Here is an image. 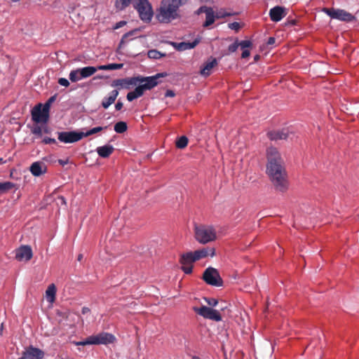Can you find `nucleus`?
Returning a JSON list of instances; mask_svg holds the SVG:
<instances>
[{
	"instance_id": "obj_25",
	"label": "nucleus",
	"mask_w": 359,
	"mask_h": 359,
	"mask_svg": "<svg viewBox=\"0 0 359 359\" xmlns=\"http://www.w3.org/2000/svg\"><path fill=\"white\" fill-rule=\"evenodd\" d=\"M132 0H116L114 6L118 11L126 9L131 3Z\"/></svg>"
},
{
	"instance_id": "obj_46",
	"label": "nucleus",
	"mask_w": 359,
	"mask_h": 359,
	"mask_svg": "<svg viewBox=\"0 0 359 359\" xmlns=\"http://www.w3.org/2000/svg\"><path fill=\"white\" fill-rule=\"evenodd\" d=\"M138 98L137 96L135 95V93H134V91H131V92H129L128 94H127V100L129 101V102H131L133 100H134L135 99H137Z\"/></svg>"
},
{
	"instance_id": "obj_23",
	"label": "nucleus",
	"mask_w": 359,
	"mask_h": 359,
	"mask_svg": "<svg viewBox=\"0 0 359 359\" xmlns=\"http://www.w3.org/2000/svg\"><path fill=\"white\" fill-rule=\"evenodd\" d=\"M79 71L80 72V77L86 79L93 75L97 72V68L95 67L88 66L79 68Z\"/></svg>"
},
{
	"instance_id": "obj_2",
	"label": "nucleus",
	"mask_w": 359,
	"mask_h": 359,
	"mask_svg": "<svg viewBox=\"0 0 359 359\" xmlns=\"http://www.w3.org/2000/svg\"><path fill=\"white\" fill-rule=\"evenodd\" d=\"M189 0H162L157 9L156 19L161 23H170L180 17L179 9Z\"/></svg>"
},
{
	"instance_id": "obj_61",
	"label": "nucleus",
	"mask_w": 359,
	"mask_h": 359,
	"mask_svg": "<svg viewBox=\"0 0 359 359\" xmlns=\"http://www.w3.org/2000/svg\"><path fill=\"white\" fill-rule=\"evenodd\" d=\"M82 259H83V255H82V254H79V255H78L77 260H78L79 262H81V261L82 260Z\"/></svg>"
},
{
	"instance_id": "obj_12",
	"label": "nucleus",
	"mask_w": 359,
	"mask_h": 359,
	"mask_svg": "<svg viewBox=\"0 0 359 359\" xmlns=\"http://www.w3.org/2000/svg\"><path fill=\"white\" fill-rule=\"evenodd\" d=\"M90 339L93 345L111 344L115 340V337L107 332H102L96 335H91Z\"/></svg>"
},
{
	"instance_id": "obj_37",
	"label": "nucleus",
	"mask_w": 359,
	"mask_h": 359,
	"mask_svg": "<svg viewBox=\"0 0 359 359\" xmlns=\"http://www.w3.org/2000/svg\"><path fill=\"white\" fill-rule=\"evenodd\" d=\"M204 300L210 306H212V307L216 306L218 304V301L214 298L205 297Z\"/></svg>"
},
{
	"instance_id": "obj_10",
	"label": "nucleus",
	"mask_w": 359,
	"mask_h": 359,
	"mask_svg": "<svg viewBox=\"0 0 359 359\" xmlns=\"http://www.w3.org/2000/svg\"><path fill=\"white\" fill-rule=\"evenodd\" d=\"M195 259L192 252H188L181 255L180 262L182 264V270L186 274H190L193 271V263Z\"/></svg>"
},
{
	"instance_id": "obj_38",
	"label": "nucleus",
	"mask_w": 359,
	"mask_h": 359,
	"mask_svg": "<svg viewBox=\"0 0 359 359\" xmlns=\"http://www.w3.org/2000/svg\"><path fill=\"white\" fill-rule=\"evenodd\" d=\"M238 44H239V46H241V48L242 49H245L246 48H250L252 46V42L249 40L241 41V42H238Z\"/></svg>"
},
{
	"instance_id": "obj_3",
	"label": "nucleus",
	"mask_w": 359,
	"mask_h": 359,
	"mask_svg": "<svg viewBox=\"0 0 359 359\" xmlns=\"http://www.w3.org/2000/svg\"><path fill=\"white\" fill-rule=\"evenodd\" d=\"M194 232L196 240L201 244H206L215 241L217 238L216 230L212 226H196Z\"/></svg>"
},
{
	"instance_id": "obj_59",
	"label": "nucleus",
	"mask_w": 359,
	"mask_h": 359,
	"mask_svg": "<svg viewBox=\"0 0 359 359\" xmlns=\"http://www.w3.org/2000/svg\"><path fill=\"white\" fill-rule=\"evenodd\" d=\"M184 42H182L179 44V50H181V48L187 47V45L183 44Z\"/></svg>"
},
{
	"instance_id": "obj_42",
	"label": "nucleus",
	"mask_w": 359,
	"mask_h": 359,
	"mask_svg": "<svg viewBox=\"0 0 359 359\" xmlns=\"http://www.w3.org/2000/svg\"><path fill=\"white\" fill-rule=\"evenodd\" d=\"M228 27L229 29H233L236 32H238L241 28L240 24L237 22H233L229 23L228 25Z\"/></svg>"
},
{
	"instance_id": "obj_50",
	"label": "nucleus",
	"mask_w": 359,
	"mask_h": 359,
	"mask_svg": "<svg viewBox=\"0 0 359 359\" xmlns=\"http://www.w3.org/2000/svg\"><path fill=\"white\" fill-rule=\"evenodd\" d=\"M126 24V21H120L118 22H117L115 26H114V29H119L120 27H123V25H125Z\"/></svg>"
},
{
	"instance_id": "obj_33",
	"label": "nucleus",
	"mask_w": 359,
	"mask_h": 359,
	"mask_svg": "<svg viewBox=\"0 0 359 359\" xmlns=\"http://www.w3.org/2000/svg\"><path fill=\"white\" fill-rule=\"evenodd\" d=\"M103 128H104L99 126V127L93 128L89 130L88 131H87L86 133L83 132V137L95 134L98 132H100L103 130Z\"/></svg>"
},
{
	"instance_id": "obj_18",
	"label": "nucleus",
	"mask_w": 359,
	"mask_h": 359,
	"mask_svg": "<svg viewBox=\"0 0 359 359\" xmlns=\"http://www.w3.org/2000/svg\"><path fill=\"white\" fill-rule=\"evenodd\" d=\"M195 261L200 260L208 255L214 257L215 255V250L213 248H203L201 250L192 252Z\"/></svg>"
},
{
	"instance_id": "obj_26",
	"label": "nucleus",
	"mask_w": 359,
	"mask_h": 359,
	"mask_svg": "<svg viewBox=\"0 0 359 359\" xmlns=\"http://www.w3.org/2000/svg\"><path fill=\"white\" fill-rule=\"evenodd\" d=\"M206 15V19L203 24V27H209L210 25H212L215 22L216 15H214V11L212 8H211V11L207 12Z\"/></svg>"
},
{
	"instance_id": "obj_31",
	"label": "nucleus",
	"mask_w": 359,
	"mask_h": 359,
	"mask_svg": "<svg viewBox=\"0 0 359 359\" xmlns=\"http://www.w3.org/2000/svg\"><path fill=\"white\" fill-rule=\"evenodd\" d=\"M69 76L72 82H76L82 79V77H80V72L79 71V69L71 71Z\"/></svg>"
},
{
	"instance_id": "obj_43",
	"label": "nucleus",
	"mask_w": 359,
	"mask_h": 359,
	"mask_svg": "<svg viewBox=\"0 0 359 359\" xmlns=\"http://www.w3.org/2000/svg\"><path fill=\"white\" fill-rule=\"evenodd\" d=\"M238 46H239L238 41H236L233 43L231 44L229 46L228 50L230 53H234L236 51Z\"/></svg>"
},
{
	"instance_id": "obj_60",
	"label": "nucleus",
	"mask_w": 359,
	"mask_h": 359,
	"mask_svg": "<svg viewBox=\"0 0 359 359\" xmlns=\"http://www.w3.org/2000/svg\"><path fill=\"white\" fill-rule=\"evenodd\" d=\"M57 314L62 316L64 318H67V314L66 313L58 312Z\"/></svg>"
},
{
	"instance_id": "obj_57",
	"label": "nucleus",
	"mask_w": 359,
	"mask_h": 359,
	"mask_svg": "<svg viewBox=\"0 0 359 359\" xmlns=\"http://www.w3.org/2000/svg\"><path fill=\"white\" fill-rule=\"evenodd\" d=\"M90 311V309L88 307H86V306L83 307L82 310H81V313L83 315L88 313Z\"/></svg>"
},
{
	"instance_id": "obj_36",
	"label": "nucleus",
	"mask_w": 359,
	"mask_h": 359,
	"mask_svg": "<svg viewBox=\"0 0 359 359\" xmlns=\"http://www.w3.org/2000/svg\"><path fill=\"white\" fill-rule=\"evenodd\" d=\"M233 15L232 13L226 12L223 10H220L216 13V18H224L227 16H231Z\"/></svg>"
},
{
	"instance_id": "obj_35",
	"label": "nucleus",
	"mask_w": 359,
	"mask_h": 359,
	"mask_svg": "<svg viewBox=\"0 0 359 359\" xmlns=\"http://www.w3.org/2000/svg\"><path fill=\"white\" fill-rule=\"evenodd\" d=\"M73 344H74L76 346L93 345L92 341L90 339V336L83 341H74Z\"/></svg>"
},
{
	"instance_id": "obj_7",
	"label": "nucleus",
	"mask_w": 359,
	"mask_h": 359,
	"mask_svg": "<svg viewBox=\"0 0 359 359\" xmlns=\"http://www.w3.org/2000/svg\"><path fill=\"white\" fill-rule=\"evenodd\" d=\"M203 279L210 285L220 287L223 285V280L218 271L212 267H208L205 270Z\"/></svg>"
},
{
	"instance_id": "obj_64",
	"label": "nucleus",
	"mask_w": 359,
	"mask_h": 359,
	"mask_svg": "<svg viewBox=\"0 0 359 359\" xmlns=\"http://www.w3.org/2000/svg\"><path fill=\"white\" fill-rule=\"evenodd\" d=\"M259 55H256V56L255 57V60H258V59H259Z\"/></svg>"
},
{
	"instance_id": "obj_51",
	"label": "nucleus",
	"mask_w": 359,
	"mask_h": 359,
	"mask_svg": "<svg viewBox=\"0 0 359 359\" xmlns=\"http://www.w3.org/2000/svg\"><path fill=\"white\" fill-rule=\"evenodd\" d=\"M175 93H174L173 90H168L166 92H165V97H175Z\"/></svg>"
},
{
	"instance_id": "obj_6",
	"label": "nucleus",
	"mask_w": 359,
	"mask_h": 359,
	"mask_svg": "<svg viewBox=\"0 0 359 359\" xmlns=\"http://www.w3.org/2000/svg\"><path fill=\"white\" fill-rule=\"evenodd\" d=\"M193 310L198 315L205 319L212 320L216 322H219L222 320L219 311L213 309L212 308L208 307L206 306H202L201 307L194 306L193 307Z\"/></svg>"
},
{
	"instance_id": "obj_41",
	"label": "nucleus",
	"mask_w": 359,
	"mask_h": 359,
	"mask_svg": "<svg viewBox=\"0 0 359 359\" xmlns=\"http://www.w3.org/2000/svg\"><path fill=\"white\" fill-rule=\"evenodd\" d=\"M123 67V64L111 63L108 65L109 70L120 69Z\"/></svg>"
},
{
	"instance_id": "obj_52",
	"label": "nucleus",
	"mask_w": 359,
	"mask_h": 359,
	"mask_svg": "<svg viewBox=\"0 0 359 359\" xmlns=\"http://www.w3.org/2000/svg\"><path fill=\"white\" fill-rule=\"evenodd\" d=\"M123 104L122 102L121 101H118L116 102V104H115V109L117 110V111H119L121 110L122 108H123Z\"/></svg>"
},
{
	"instance_id": "obj_24",
	"label": "nucleus",
	"mask_w": 359,
	"mask_h": 359,
	"mask_svg": "<svg viewBox=\"0 0 359 359\" xmlns=\"http://www.w3.org/2000/svg\"><path fill=\"white\" fill-rule=\"evenodd\" d=\"M56 287L54 284H50L46 291V298L49 302H53L55 299Z\"/></svg>"
},
{
	"instance_id": "obj_39",
	"label": "nucleus",
	"mask_w": 359,
	"mask_h": 359,
	"mask_svg": "<svg viewBox=\"0 0 359 359\" xmlns=\"http://www.w3.org/2000/svg\"><path fill=\"white\" fill-rule=\"evenodd\" d=\"M211 8H210V7H207L205 6H201L196 12L195 13L196 15H200L203 13H205V14L207 13V12L208 11H211Z\"/></svg>"
},
{
	"instance_id": "obj_55",
	"label": "nucleus",
	"mask_w": 359,
	"mask_h": 359,
	"mask_svg": "<svg viewBox=\"0 0 359 359\" xmlns=\"http://www.w3.org/2000/svg\"><path fill=\"white\" fill-rule=\"evenodd\" d=\"M96 68H97V70H109L108 65H100V66H97Z\"/></svg>"
},
{
	"instance_id": "obj_49",
	"label": "nucleus",
	"mask_w": 359,
	"mask_h": 359,
	"mask_svg": "<svg viewBox=\"0 0 359 359\" xmlns=\"http://www.w3.org/2000/svg\"><path fill=\"white\" fill-rule=\"evenodd\" d=\"M132 34H133L132 32L125 34L121 39V43H124L126 41V40L128 39V37L131 36Z\"/></svg>"
},
{
	"instance_id": "obj_32",
	"label": "nucleus",
	"mask_w": 359,
	"mask_h": 359,
	"mask_svg": "<svg viewBox=\"0 0 359 359\" xmlns=\"http://www.w3.org/2000/svg\"><path fill=\"white\" fill-rule=\"evenodd\" d=\"M199 42H200V40L198 39H196L192 42L184 43L183 44L187 45V47L181 48V50L194 48L199 43Z\"/></svg>"
},
{
	"instance_id": "obj_16",
	"label": "nucleus",
	"mask_w": 359,
	"mask_h": 359,
	"mask_svg": "<svg viewBox=\"0 0 359 359\" xmlns=\"http://www.w3.org/2000/svg\"><path fill=\"white\" fill-rule=\"evenodd\" d=\"M287 14L284 7L276 6L269 11V17L273 22H279Z\"/></svg>"
},
{
	"instance_id": "obj_15",
	"label": "nucleus",
	"mask_w": 359,
	"mask_h": 359,
	"mask_svg": "<svg viewBox=\"0 0 359 359\" xmlns=\"http://www.w3.org/2000/svg\"><path fill=\"white\" fill-rule=\"evenodd\" d=\"M32 256V250L29 245H22L15 252V258L18 261H29Z\"/></svg>"
},
{
	"instance_id": "obj_40",
	"label": "nucleus",
	"mask_w": 359,
	"mask_h": 359,
	"mask_svg": "<svg viewBox=\"0 0 359 359\" xmlns=\"http://www.w3.org/2000/svg\"><path fill=\"white\" fill-rule=\"evenodd\" d=\"M32 133L34 134V135H36L39 137H41L42 135V128L39 126H36L35 127H34L32 129Z\"/></svg>"
},
{
	"instance_id": "obj_44",
	"label": "nucleus",
	"mask_w": 359,
	"mask_h": 359,
	"mask_svg": "<svg viewBox=\"0 0 359 359\" xmlns=\"http://www.w3.org/2000/svg\"><path fill=\"white\" fill-rule=\"evenodd\" d=\"M335 11H336V9H334V8H323V12L325 13H326L327 15H329L331 18H334Z\"/></svg>"
},
{
	"instance_id": "obj_1",
	"label": "nucleus",
	"mask_w": 359,
	"mask_h": 359,
	"mask_svg": "<svg viewBox=\"0 0 359 359\" xmlns=\"http://www.w3.org/2000/svg\"><path fill=\"white\" fill-rule=\"evenodd\" d=\"M268 163L266 173L276 189L284 193L288 189L287 173L283 166V161L278 150L274 147H269L266 151Z\"/></svg>"
},
{
	"instance_id": "obj_22",
	"label": "nucleus",
	"mask_w": 359,
	"mask_h": 359,
	"mask_svg": "<svg viewBox=\"0 0 359 359\" xmlns=\"http://www.w3.org/2000/svg\"><path fill=\"white\" fill-rule=\"evenodd\" d=\"M217 65V61L215 58H212L210 61L205 63L204 67L201 69V74L203 76H209L211 69Z\"/></svg>"
},
{
	"instance_id": "obj_48",
	"label": "nucleus",
	"mask_w": 359,
	"mask_h": 359,
	"mask_svg": "<svg viewBox=\"0 0 359 359\" xmlns=\"http://www.w3.org/2000/svg\"><path fill=\"white\" fill-rule=\"evenodd\" d=\"M57 204H61V205H66V204H67L66 199L62 196H59L57 198Z\"/></svg>"
},
{
	"instance_id": "obj_8",
	"label": "nucleus",
	"mask_w": 359,
	"mask_h": 359,
	"mask_svg": "<svg viewBox=\"0 0 359 359\" xmlns=\"http://www.w3.org/2000/svg\"><path fill=\"white\" fill-rule=\"evenodd\" d=\"M167 73H158L151 76H137L138 83H142L144 88L147 90H151L158 84V79L166 76Z\"/></svg>"
},
{
	"instance_id": "obj_62",
	"label": "nucleus",
	"mask_w": 359,
	"mask_h": 359,
	"mask_svg": "<svg viewBox=\"0 0 359 359\" xmlns=\"http://www.w3.org/2000/svg\"><path fill=\"white\" fill-rule=\"evenodd\" d=\"M102 78H103V76H95V77L93 78V79L95 80V79H102Z\"/></svg>"
},
{
	"instance_id": "obj_45",
	"label": "nucleus",
	"mask_w": 359,
	"mask_h": 359,
	"mask_svg": "<svg viewBox=\"0 0 359 359\" xmlns=\"http://www.w3.org/2000/svg\"><path fill=\"white\" fill-rule=\"evenodd\" d=\"M58 83L65 87H68L69 86V81L65 78H60L58 79Z\"/></svg>"
},
{
	"instance_id": "obj_30",
	"label": "nucleus",
	"mask_w": 359,
	"mask_h": 359,
	"mask_svg": "<svg viewBox=\"0 0 359 359\" xmlns=\"http://www.w3.org/2000/svg\"><path fill=\"white\" fill-rule=\"evenodd\" d=\"M127 124L124 121H119L114 125V130L117 133H123L127 130Z\"/></svg>"
},
{
	"instance_id": "obj_11",
	"label": "nucleus",
	"mask_w": 359,
	"mask_h": 359,
	"mask_svg": "<svg viewBox=\"0 0 359 359\" xmlns=\"http://www.w3.org/2000/svg\"><path fill=\"white\" fill-rule=\"evenodd\" d=\"M137 83L138 80L137 79V76H133L130 78L115 79L111 82V86L114 88H118L119 89H129L130 86H137Z\"/></svg>"
},
{
	"instance_id": "obj_47",
	"label": "nucleus",
	"mask_w": 359,
	"mask_h": 359,
	"mask_svg": "<svg viewBox=\"0 0 359 359\" xmlns=\"http://www.w3.org/2000/svg\"><path fill=\"white\" fill-rule=\"evenodd\" d=\"M42 142L46 144H55L56 143V140L54 139V138H50V137H45L43 138V140H42Z\"/></svg>"
},
{
	"instance_id": "obj_54",
	"label": "nucleus",
	"mask_w": 359,
	"mask_h": 359,
	"mask_svg": "<svg viewBox=\"0 0 359 359\" xmlns=\"http://www.w3.org/2000/svg\"><path fill=\"white\" fill-rule=\"evenodd\" d=\"M55 100V95L50 97L45 104H48V109L50 110V104Z\"/></svg>"
},
{
	"instance_id": "obj_5",
	"label": "nucleus",
	"mask_w": 359,
	"mask_h": 359,
	"mask_svg": "<svg viewBox=\"0 0 359 359\" xmlns=\"http://www.w3.org/2000/svg\"><path fill=\"white\" fill-rule=\"evenodd\" d=\"M48 104H38L32 110V120L37 123H46L49 119Z\"/></svg>"
},
{
	"instance_id": "obj_58",
	"label": "nucleus",
	"mask_w": 359,
	"mask_h": 359,
	"mask_svg": "<svg viewBox=\"0 0 359 359\" xmlns=\"http://www.w3.org/2000/svg\"><path fill=\"white\" fill-rule=\"evenodd\" d=\"M58 163H59L61 165L64 166L65 165L67 164L68 161H67V160L64 161V160L60 159V160H58Z\"/></svg>"
},
{
	"instance_id": "obj_17",
	"label": "nucleus",
	"mask_w": 359,
	"mask_h": 359,
	"mask_svg": "<svg viewBox=\"0 0 359 359\" xmlns=\"http://www.w3.org/2000/svg\"><path fill=\"white\" fill-rule=\"evenodd\" d=\"M29 170L34 176L39 177L47 172V166L43 162L36 161L31 165Z\"/></svg>"
},
{
	"instance_id": "obj_28",
	"label": "nucleus",
	"mask_w": 359,
	"mask_h": 359,
	"mask_svg": "<svg viewBox=\"0 0 359 359\" xmlns=\"http://www.w3.org/2000/svg\"><path fill=\"white\" fill-rule=\"evenodd\" d=\"M15 187V184L11 182H0V193H5Z\"/></svg>"
},
{
	"instance_id": "obj_56",
	"label": "nucleus",
	"mask_w": 359,
	"mask_h": 359,
	"mask_svg": "<svg viewBox=\"0 0 359 359\" xmlns=\"http://www.w3.org/2000/svg\"><path fill=\"white\" fill-rule=\"evenodd\" d=\"M276 42V39L274 37H269L267 41L268 45H273Z\"/></svg>"
},
{
	"instance_id": "obj_53",
	"label": "nucleus",
	"mask_w": 359,
	"mask_h": 359,
	"mask_svg": "<svg viewBox=\"0 0 359 359\" xmlns=\"http://www.w3.org/2000/svg\"><path fill=\"white\" fill-rule=\"evenodd\" d=\"M250 50H244L241 54V57L246 58L250 56Z\"/></svg>"
},
{
	"instance_id": "obj_14",
	"label": "nucleus",
	"mask_w": 359,
	"mask_h": 359,
	"mask_svg": "<svg viewBox=\"0 0 359 359\" xmlns=\"http://www.w3.org/2000/svg\"><path fill=\"white\" fill-rule=\"evenodd\" d=\"M267 135L271 140L277 141L287 140L288 138L292 139L293 133L288 128H283L282 130L270 131L267 133Z\"/></svg>"
},
{
	"instance_id": "obj_13",
	"label": "nucleus",
	"mask_w": 359,
	"mask_h": 359,
	"mask_svg": "<svg viewBox=\"0 0 359 359\" xmlns=\"http://www.w3.org/2000/svg\"><path fill=\"white\" fill-rule=\"evenodd\" d=\"M44 356V352L32 346H29L22 353V356L18 359H42Z\"/></svg>"
},
{
	"instance_id": "obj_4",
	"label": "nucleus",
	"mask_w": 359,
	"mask_h": 359,
	"mask_svg": "<svg viewBox=\"0 0 359 359\" xmlns=\"http://www.w3.org/2000/svg\"><path fill=\"white\" fill-rule=\"evenodd\" d=\"M134 8L139 13L140 19L144 22H150L153 17V9L148 0H137Z\"/></svg>"
},
{
	"instance_id": "obj_21",
	"label": "nucleus",
	"mask_w": 359,
	"mask_h": 359,
	"mask_svg": "<svg viewBox=\"0 0 359 359\" xmlns=\"http://www.w3.org/2000/svg\"><path fill=\"white\" fill-rule=\"evenodd\" d=\"M114 148L112 145L106 144L97 148V154L102 158H108L114 151Z\"/></svg>"
},
{
	"instance_id": "obj_29",
	"label": "nucleus",
	"mask_w": 359,
	"mask_h": 359,
	"mask_svg": "<svg viewBox=\"0 0 359 359\" xmlns=\"http://www.w3.org/2000/svg\"><path fill=\"white\" fill-rule=\"evenodd\" d=\"M147 55L151 59H160L162 57H165L166 54L161 53L160 51L156 49H152L148 51Z\"/></svg>"
},
{
	"instance_id": "obj_20",
	"label": "nucleus",
	"mask_w": 359,
	"mask_h": 359,
	"mask_svg": "<svg viewBox=\"0 0 359 359\" xmlns=\"http://www.w3.org/2000/svg\"><path fill=\"white\" fill-rule=\"evenodd\" d=\"M118 95V90H113L110 92L108 97H104L102 101V107L104 109L109 108V106H111L116 100L117 97Z\"/></svg>"
},
{
	"instance_id": "obj_63",
	"label": "nucleus",
	"mask_w": 359,
	"mask_h": 359,
	"mask_svg": "<svg viewBox=\"0 0 359 359\" xmlns=\"http://www.w3.org/2000/svg\"><path fill=\"white\" fill-rule=\"evenodd\" d=\"M191 359H201V358L198 356H193Z\"/></svg>"
},
{
	"instance_id": "obj_19",
	"label": "nucleus",
	"mask_w": 359,
	"mask_h": 359,
	"mask_svg": "<svg viewBox=\"0 0 359 359\" xmlns=\"http://www.w3.org/2000/svg\"><path fill=\"white\" fill-rule=\"evenodd\" d=\"M333 19H337L345 22H351L355 19V17L351 13L344 10L336 9Z\"/></svg>"
},
{
	"instance_id": "obj_9",
	"label": "nucleus",
	"mask_w": 359,
	"mask_h": 359,
	"mask_svg": "<svg viewBox=\"0 0 359 359\" xmlns=\"http://www.w3.org/2000/svg\"><path fill=\"white\" fill-rule=\"evenodd\" d=\"M57 139L61 142L64 143H74L81 140L83 138V132L77 131H68V132H59Z\"/></svg>"
},
{
	"instance_id": "obj_27",
	"label": "nucleus",
	"mask_w": 359,
	"mask_h": 359,
	"mask_svg": "<svg viewBox=\"0 0 359 359\" xmlns=\"http://www.w3.org/2000/svg\"><path fill=\"white\" fill-rule=\"evenodd\" d=\"M188 142H189L188 138L186 136L183 135V136L180 137L176 140L175 146L177 149H184L185 147H187Z\"/></svg>"
},
{
	"instance_id": "obj_34",
	"label": "nucleus",
	"mask_w": 359,
	"mask_h": 359,
	"mask_svg": "<svg viewBox=\"0 0 359 359\" xmlns=\"http://www.w3.org/2000/svg\"><path fill=\"white\" fill-rule=\"evenodd\" d=\"M138 86L133 90L137 97H140L143 95L146 89L144 88L142 83H137Z\"/></svg>"
}]
</instances>
